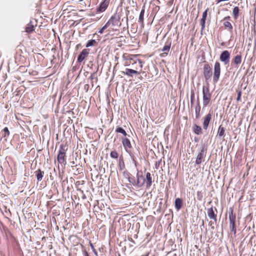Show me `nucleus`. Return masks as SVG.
Here are the masks:
<instances>
[{
  "label": "nucleus",
  "instance_id": "obj_12",
  "mask_svg": "<svg viewBox=\"0 0 256 256\" xmlns=\"http://www.w3.org/2000/svg\"><path fill=\"white\" fill-rule=\"evenodd\" d=\"M242 60V56L241 52H240L236 56H235L234 59L232 61L231 65L232 66H236L240 64Z\"/></svg>",
  "mask_w": 256,
  "mask_h": 256
},
{
  "label": "nucleus",
  "instance_id": "obj_3",
  "mask_svg": "<svg viewBox=\"0 0 256 256\" xmlns=\"http://www.w3.org/2000/svg\"><path fill=\"white\" fill-rule=\"evenodd\" d=\"M228 219L230 221V229L234 232V234H236V216L234 213V210L232 208H230V211L228 212Z\"/></svg>",
  "mask_w": 256,
  "mask_h": 256
},
{
  "label": "nucleus",
  "instance_id": "obj_35",
  "mask_svg": "<svg viewBox=\"0 0 256 256\" xmlns=\"http://www.w3.org/2000/svg\"><path fill=\"white\" fill-rule=\"evenodd\" d=\"M196 198L199 201H201L203 198V194L202 191H198L196 192Z\"/></svg>",
  "mask_w": 256,
  "mask_h": 256
},
{
  "label": "nucleus",
  "instance_id": "obj_13",
  "mask_svg": "<svg viewBox=\"0 0 256 256\" xmlns=\"http://www.w3.org/2000/svg\"><path fill=\"white\" fill-rule=\"evenodd\" d=\"M212 119V114L209 112L204 118L203 128L205 130L208 129L210 122Z\"/></svg>",
  "mask_w": 256,
  "mask_h": 256
},
{
  "label": "nucleus",
  "instance_id": "obj_45",
  "mask_svg": "<svg viewBox=\"0 0 256 256\" xmlns=\"http://www.w3.org/2000/svg\"><path fill=\"white\" fill-rule=\"evenodd\" d=\"M161 161H162V160H160L158 162V163L157 162H156V168H158V166H159V164H160V162H161Z\"/></svg>",
  "mask_w": 256,
  "mask_h": 256
},
{
  "label": "nucleus",
  "instance_id": "obj_17",
  "mask_svg": "<svg viewBox=\"0 0 256 256\" xmlns=\"http://www.w3.org/2000/svg\"><path fill=\"white\" fill-rule=\"evenodd\" d=\"M145 182L144 178L142 175L137 174V180L136 182V186L140 188L142 187Z\"/></svg>",
  "mask_w": 256,
  "mask_h": 256
},
{
  "label": "nucleus",
  "instance_id": "obj_27",
  "mask_svg": "<svg viewBox=\"0 0 256 256\" xmlns=\"http://www.w3.org/2000/svg\"><path fill=\"white\" fill-rule=\"evenodd\" d=\"M174 206L178 210L182 207V200L180 198H176L174 202Z\"/></svg>",
  "mask_w": 256,
  "mask_h": 256
},
{
  "label": "nucleus",
  "instance_id": "obj_46",
  "mask_svg": "<svg viewBox=\"0 0 256 256\" xmlns=\"http://www.w3.org/2000/svg\"><path fill=\"white\" fill-rule=\"evenodd\" d=\"M90 78L91 80H93L94 78V74H92L90 76Z\"/></svg>",
  "mask_w": 256,
  "mask_h": 256
},
{
  "label": "nucleus",
  "instance_id": "obj_10",
  "mask_svg": "<svg viewBox=\"0 0 256 256\" xmlns=\"http://www.w3.org/2000/svg\"><path fill=\"white\" fill-rule=\"evenodd\" d=\"M90 50L89 49H84L82 52L78 56L77 61L78 62H82L89 54Z\"/></svg>",
  "mask_w": 256,
  "mask_h": 256
},
{
  "label": "nucleus",
  "instance_id": "obj_53",
  "mask_svg": "<svg viewBox=\"0 0 256 256\" xmlns=\"http://www.w3.org/2000/svg\"><path fill=\"white\" fill-rule=\"evenodd\" d=\"M126 21H127V22L128 21V17H126Z\"/></svg>",
  "mask_w": 256,
  "mask_h": 256
},
{
  "label": "nucleus",
  "instance_id": "obj_24",
  "mask_svg": "<svg viewBox=\"0 0 256 256\" xmlns=\"http://www.w3.org/2000/svg\"><path fill=\"white\" fill-rule=\"evenodd\" d=\"M115 132L116 133L121 134L123 136L126 137L128 136L126 130L122 128L119 126H116L115 129Z\"/></svg>",
  "mask_w": 256,
  "mask_h": 256
},
{
  "label": "nucleus",
  "instance_id": "obj_32",
  "mask_svg": "<svg viewBox=\"0 0 256 256\" xmlns=\"http://www.w3.org/2000/svg\"><path fill=\"white\" fill-rule=\"evenodd\" d=\"M224 132L225 128L220 125L218 129V134L220 137L222 136H224Z\"/></svg>",
  "mask_w": 256,
  "mask_h": 256
},
{
  "label": "nucleus",
  "instance_id": "obj_14",
  "mask_svg": "<svg viewBox=\"0 0 256 256\" xmlns=\"http://www.w3.org/2000/svg\"><path fill=\"white\" fill-rule=\"evenodd\" d=\"M136 58V56H134V55H128V54H124L122 56V58L124 60H128V61L132 62V66H133L134 64H137L136 60H135L134 59V58Z\"/></svg>",
  "mask_w": 256,
  "mask_h": 256
},
{
  "label": "nucleus",
  "instance_id": "obj_49",
  "mask_svg": "<svg viewBox=\"0 0 256 256\" xmlns=\"http://www.w3.org/2000/svg\"><path fill=\"white\" fill-rule=\"evenodd\" d=\"M158 146H158H160L162 148H164L163 147V145L162 144H161V145H157Z\"/></svg>",
  "mask_w": 256,
  "mask_h": 256
},
{
  "label": "nucleus",
  "instance_id": "obj_22",
  "mask_svg": "<svg viewBox=\"0 0 256 256\" xmlns=\"http://www.w3.org/2000/svg\"><path fill=\"white\" fill-rule=\"evenodd\" d=\"M35 175L38 181H41L44 177V172L42 171L40 169H38L34 172Z\"/></svg>",
  "mask_w": 256,
  "mask_h": 256
},
{
  "label": "nucleus",
  "instance_id": "obj_36",
  "mask_svg": "<svg viewBox=\"0 0 256 256\" xmlns=\"http://www.w3.org/2000/svg\"><path fill=\"white\" fill-rule=\"evenodd\" d=\"M122 144H130V140L128 138L127 136L122 137Z\"/></svg>",
  "mask_w": 256,
  "mask_h": 256
},
{
  "label": "nucleus",
  "instance_id": "obj_4",
  "mask_svg": "<svg viewBox=\"0 0 256 256\" xmlns=\"http://www.w3.org/2000/svg\"><path fill=\"white\" fill-rule=\"evenodd\" d=\"M206 146H202L200 148V152H198V154L196 160V164L198 165L200 164L202 162H204V158L206 156Z\"/></svg>",
  "mask_w": 256,
  "mask_h": 256
},
{
  "label": "nucleus",
  "instance_id": "obj_21",
  "mask_svg": "<svg viewBox=\"0 0 256 256\" xmlns=\"http://www.w3.org/2000/svg\"><path fill=\"white\" fill-rule=\"evenodd\" d=\"M144 179L146 187L150 188L152 184V179L150 176V174L149 172H146V178H144Z\"/></svg>",
  "mask_w": 256,
  "mask_h": 256
},
{
  "label": "nucleus",
  "instance_id": "obj_18",
  "mask_svg": "<svg viewBox=\"0 0 256 256\" xmlns=\"http://www.w3.org/2000/svg\"><path fill=\"white\" fill-rule=\"evenodd\" d=\"M207 214L208 218L210 219L214 220L216 222V214H214L212 207H211L210 208L208 209Z\"/></svg>",
  "mask_w": 256,
  "mask_h": 256
},
{
  "label": "nucleus",
  "instance_id": "obj_25",
  "mask_svg": "<svg viewBox=\"0 0 256 256\" xmlns=\"http://www.w3.org/2000/svg\"><path fill=\"white\" fill-rule=\"evenodd\" d=\"M65 154H59L58 155V161L60 164H66V159L64 158Z\"/></svg>",
  "mask_w": 256,
  "mask_h": 256
},
{
  "label": "nucleus",
  "instance_id": "obj_40",
  "mask_svg": "<svg viewBox=\"0 0 256 256\" xmlns=\"http://www.w3.org/2000/svg\"><path fill=\"white\" fill-rule=\"evenodd\" d=\"M109 26L106 23L98 31V32L100 34L104 32V30L107 28Z\"/></svg>",
  "mask_w": 256,
  "mask_h": 256
},
{
  "label": "nucleus",
  "instance_id": "obj_47",
  "mask_svg": "<svg viewBox=\"0 0 256 256\" xmlns=\"http://www.w3.org/2000/svg\"><path fill=\"white\" fill-rule=\"evenodd\" d=\"M166 148L168 149L171 148V145H166Z\"/></svg>",
  "mask_w": 256,
  "mask_h": 256
},
{
  "label": "nucleus",
  "instance_id": "obj_9",
  "mask_svg": "<svg viewBox=\"0 0 256 256\" xmlns=\"http://www.w3.org/2000/svg\"><path fill=\"white\" fill-rule=\"evenodd\" d=\"M110 0H104L102 2L98 7L96 8V12H104L107 8L109 4Z\"/></svg>",
  "mask_w": 256,
  "mask_h": 256
},
{
  "label": "nucleus",
  "instance_id": "obj_31",
  "mask_svg": "<svg viewBox=\"0 0 256 256\" xmlns=\"http://www.w3.org/2000/svg\"><path fill=\"white\" fill-rule=\"evenodd\" d=\"M223 24H224V26L225 27V28H228V30L230 32H232V30L233 27L230 22H228V21L224 22Z\"/></svg>",
  "mask_w": 256,
  "mask_h": 256
},
{
  "label": "nucleus",
  "instance_id": "obj_1",
  "mask_svg": "<svg viewBox=\"0 0 256 256\" xmlns=\"http://www.w3.org/2000/svg\"><path fill=\"white\" fill-rule=\"evenodd\" d=\"M120 14L116 12L110 18L106 24L108 26L111 25L114 28H118L120 27L122 24L120 21ZM114 28H113V29Z\"/></svg>",
  "mask_w": 256,
  "mask_h": 256
},
{
  "label": "nucleus",
  "instance_id": "obj_34",
  "mask_svg": "<svg viewBox=\"0 0 256 256\" xmlns=\"http://www.w3.org/2000/svg\"><path fill=\"white\" fill-rule=\"evenodd\" d=\"M67 146L68 145H60V150H59V154H62H62H66V152L67 150H68V148H67Z\"/></svg>",
  "mask_w": 256,
  "mask_h": 256
},
{
  "label": "nucleus",
  "instance_id": "obj_28",
  "mask_svg": "<svg viewBox=\"0 0 256 256\" xmlns=\"http://www.w3.org/2000/svg\"><path fill=\"white\" fill-rule=\"evenodd\" d=\"M98 44V42L96 40H89L86 44V48L91 46H96Z\"/></svg>",
  "mask_w": 256,
  "mask_h": 256
},
{
  "label": "nucleus",
  "instance_id": "obj_16",
  "mask_svg": "<svg viewBox=\"0 0 256 256\" xmlns=\"http://www.w3.org/2000/svg\"><path fill=\"white\" fill-rule=\"evenodd\" d=\"M122 73L132 78L133 77L134 74H140L139 72L128 68H126L124 71L122 72Z\"/></svg>",
  "mask_w": 256,
  "mask_h": 256
},
{
  "label": "nucleus",
  "instance_id": "obj_30",
  "mask_svg": "<svg viewBox=\"0 0 256 256\" xmlns=\"http://www.w3.org/2000/svg\"><path fill=\"white\" fill-rule=\"evenodd\" d=\"M239 8L238 6H235L233 8L232 14L235 19H237L239 14Z\"/></svg>",
  "mask_w": 256,
  "mask_h": 256
},
{
  "label": "nucleus",
  "instance_id": "obj_26",
  "mask_svg": "<svg viewBox=\"0 0 256 256\" xmlns=\"http://www.w3.org/2000/svg\"><path fill=\"white\" fill-rule=\"evenodd\" d=\"M192 130L196 134L199 135L202 134V129L201 127L197 124L194 125Z\"/></svg>",
  "mask_w": 256,
  "mask_h": 256
},
{
  "label": "nucleus",
  "instance_id": "obj_23",
  "mask_svg": "<svg viewBox=\"0 0 256 256\" xmlns=\"http://www.w3.org/2000/svg\"><path fill=\"white\" fill-rule=\"evenodd\" d=\"M144 8H143L140 11L139 15L138 22L142 26L144 25Z\"/></svg>",
  "mask_w": 256,
  "mask_h": 256
},
{
  "label": "nucleus",
  "instance_id": "obj_33",
  "mask_svg": "<svg viewBox=\"0 0 256 256\" xmlns=\"http://www.w3.org/2000/svg\"><path fill=\"white\" fill-rule=\"evenodd\" d=\"M194 90H192L190 92V106L192 107L194 100Z\"/></svg>",
  "mask_w": 256,
  "mask_h": 256
},
{
  "label": "nucleus",
  "instance_id": "obj_11",
  "mask_svg": "<svg viewBox=\"0 0 256 256\" xmlns=\"http://www.w3.org/2000/svg\"><path fill=\"white\" fill-rule=\"evenodd\" d=\"M171 46V42H167L163 48L162 49V51L164 52L163 53L160 54V57H165L168 55V52H170Z\"/></svg>",
  "mask_w": 256,
  "mask_h": 256
},
{
  "label": "nucleus",
  "instance_id": "obj_52",
  "mask_svg": "<svg viewBox=\"0 0 256 256\" xmlns=\"http://www.w3.org/2000/svg\"><path fill=\"white\" fill-rule=\"evenodd\" d=\"M209 224L212 225L211 222H209Z\"/></svg>",
  "mask_w": 256,
  "mask_h": 256
},
{
  "label": "nucleus",
  "instance_id": "obj_8",
  "mask_svg": "<svg viewBox=\"0 0 256 256\" xmlns=\"http://www.w3.org/2000/svg\"><path fill=\"white\" fill-rule=\"evenodd\" d=\"M230 52L228 50H225L222 51L220 54V62H224V64H228L230 62Z\"/></svg>",
  "mask_w": 256,
  "mask_h": 256
},
{
  "label": "nucleus",
  "instance_id": "obj_51",
  "mask_svg": "<svg viewBox=\"0 0 256 256\" xmlns=\"http://www.w3.org/2000/svg\"><path fill=\"white\" fill-rule=\"evenodd\" d=\"M72 164H74V162H72Z\"/></svg>",
  "mask_w": 256,
  "mask_h": 256
},
{
  "label": "nucleus",
  "instance_id": "obj_42",
  "mask_svg": "<svg viewBox=\"0 0 256 256\" xmlns=\"http://www.w3.org/2000/svg\"><path fill=\"white\" fill-rule=\"evenodd\" d=\"M132 62H130V61H128V60H125V62L124 63V65L125 66H130V64L132 63Z\"/></svg>",
  "mask_w": 256,
  "mask_h": 256
},
{
  "label": "nucleus",
  "instance_id": "obj_15",
  "mask_svg": "<svg viewBox=\"0 0 256 256\" xmlns=\"http://www.w3.org/2000/svg\"><path fill=\"white\" fill-rule=\"evenodd\" d=\"M1 135L2 138H1V140H2V143H4L5 142H7L6 137L10 135V132L7 127L4 128L1 132Z\"/></svg>",
  "mask_w": 256,
  "mask_h": 256
},
{
  "label": "nucleus",
  "instance_id": "obj_19",
  "mask_svg": "<svg viewBox=\"0 0 256 256\" xmlns=\"http://www.w3.org/2000/svg\"><path fill=\"white\" fill-rule=\"evenodd\" d=\"M208 8H207L202 14V18L200 20V24L201 25V30L202 32L205 28L206 20L207 16V13Z\"/></svg>",
  "mask_w": 256,
  "mask_h": 256
},
{
  "label": "nucleus",
  "instance_id": "obj_29",
  "mask_svg": "<svg viewBox=\"0 0 256 256\" xmlns=\"http://www.w3.org/2000/svg\"><path fill=\"white\" fill-rule=\"evenodd\" d=\"M34 30V26L32 24V22H30L26 28V32L28 33H31Z\"/></svg>",
  "mask_w": 256,
  "mask_h": 256
},
{
  "label": "nucleus",
  "instance_id": "obj_6",
  "mask_svg": "<svg viewBox=\"0 0 256 256\" xmlns=\"http://www.w3.org/2000/svg\"><path fill=\"white\" fill-rule=\"evenodd\" d=\"M124 145V149L127 152H128L131 157L134 156V154H140L139 147L136 146V145Z\"/></svg>",
  "mask_w": 256,
  "mask_h": 256
},
{
  "label": "nucleus",
  "instance_id": "obj_41",
  "mask_svg": "<svg viewBox=\"0 0 256 256\" xmlns=\"http://www.w3.org/2000/svg\"><path fill=\"white\" fill-rule=\"evenodd\" d=\"M137 60H138V66H139L140 71H141L142 70V66H143L142 62V60H139V59Z\"/></svg>",
  "mask_w": 256,
  "mask_h": 256
},
{
  "label": "nucleus",
  "instance_id": "obj_48",
  "mask_svg": "<svg viewBox=\"0 0 256 256\" xmlns=\"http://www.w3.org/2000/svg\"><path fill=\"white\" fill-rule=\"evenodd\" d=\"M148 255H149V252H148L146 254L142 255L141 256H148Z\"/></svg>",
  "mask_w": 256,
  "mask_h": 256
},
{
  "label": "nucleus",
  "instance_id": "obj_2",
  "mask_svg": "<svg viewBox=\"0 0 256 256\" xmlns=\"http://www.w3.org/2000/svg\"><path fill=\"white\" fill-rule=\"evenodd\" d=\"M212 98V94L210 92L209 84L207 83L206 86L202 87V101L204 107H206L210 102Z\"/></svg>",
  "mask_w": 256,
  "mask_h": 256
},
{
  "label": "nucleus",
  "instance_id": "obj_38",
  "mask_svg": "<svg viewBox=\"0 0 256 256\" xmlns=\"http://www.w3.org/2000/svg\"><path fill=\"white\" fill-rule=\"evenodd\" d=\"M236 92H237V98H236V100L238 102H239L240 100H241V96H242V90H236Z\"/></svg>",
  "mask_w": 256,
  "mask_h": 256
},
{
  "label": "nucleus",
  "instance_id": "obj_7",
  "mask_svg": "<svg viewBox=\"0 0 256 256\" xmlns=\"http://www.w3.org/2000/svg\"><path fill=\"white\" fill-rule=\"evenodd\" d=\"M203 74L206 81L209 80L212 74V68L208 64H205L204 66Z\"/></svg>",
  "mask_w": 256,
  "mask_h": 256
},
{
  "label": "nucleus",
  "instance_id": "obj_5",
  "mask_svg": "<svg viewBox=\"0 0 256 256\" xmlns=\"http://www.w3.org/2000/svg\"><path fill=\"white\" fill-rule=\"evenodd\" d=\"M220 65L218 62H216L214 65V72L212 78L213 82L216 83L220 78Z\"/></svg>",
  "mask_w": 256,
  "mask_h": 256
},
{
  "label": "nucleus",
  "instance_id": "obj_50",
  "mask_svg": "<svg viewBox=\"0 0 256 256\" xmlns=\"http://www.w3.org/2000/svg\"><path fill=\"white\" fill-rule=\"evenodd\" d=\"M90 246H92V248H94V246H92V244H91V243H90Z\"/></svg>",
  "mask_w": 256,
  "mask_h": 256
},
{
  "label": "nucleus",
  "instance_id": "obj_39",
  "mask_svg": "<svg viewBox=\"0 0 256 256\" xmlns=\"http://www.w3.org/2000/svg\"><path fill=\"white\" fill-rule=\"evenodd\" d=\"M128 182L132 184L134 186H136V180L135 179V178L134 176L132 177H129L128 178Z\"/></svg>",
  "mask_w": 256,
  "mask_h": 256
},
{
  "label": "nucleus",
  "instance_id": "obj_20",
  "mask_svg": "<svg viewBox=\"0 0 256 256\" xmlns=\"http://www.w3.org/2000/svg\"><path fill=\"white\" fill-rule=\"evenodd\" d=\"M200 100L198 98L196 100V106L195 108V113H196V118L199 119L200 118Z\"/></svg>",
  "mask_w": 256,
  "mask_h": 256
},
{
  "label": "nucleus",
  "instance_id": "obj_37",
  "mask_svg": "<svg viewBox=\"0 0 256 256\" xmlns=\"http://www.w3.org/2000/svg\"><path fill=\"white\" fill-rule=\"evenodd\" d=\"M118 152L115 150L111 152L110 154V157L114 158H118Z\"/></svg>",
  "mask_w": 256,
  "mask_h": 256
},
{
  "label": "nucleus",
  "instance_id": "obj_44",
  "mask_svg": "<svg viewBox=\"0 0 256 256\" xmlns=\"http://www.w3.org/2000/svg\"><path fill=\"white\" fill-rule=\"evenodd\" d=\"M81 47V44H78L76 46V50H78V48Z\"/></svg>",
  "mask_w": 256,
  "mask_h": 256
},
{
  "label": "nucleus",
  "instance_id": "obj_43",
  "mask_svg": "<svg viewBox=\"0 0 256 256\" xmlns=\"http://www.w3.org/2000/svg\"><path fill=\"white\" fill-rule=\"evenodd\" d=\"M223 20H231L230 17V16H226L224 18Z\"/></svg>",
  "mask_w": 256,
  "mask_h": 256
}]
</instances>
